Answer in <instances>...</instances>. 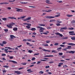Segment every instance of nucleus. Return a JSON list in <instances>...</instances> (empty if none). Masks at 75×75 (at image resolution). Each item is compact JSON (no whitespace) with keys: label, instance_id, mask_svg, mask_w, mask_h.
<instances>
[{"label":"nucleus","instance_id":"58","mask_svg":"<svg viewBox=\"0 0 75 75\" xmlns=\"http://www.w3.org/2000/svg\"><path fill=\"white\" fill-rule=\"evenodd\" d=\"M43 46H45V47H46V46H48V45L46 44V45H43Z\"/></svg>","mask_w":75,"mask_h":75},{"label":"nucleus","instance_id":"59","mask_svg":"<svg viewBox=\"0 0 75 75\" xmlns=\"http://www.w3.org/2000/svg\"><path fill=\"white\" fill-rule=\"evenodd\" d=\"M13 56H11L9 58L10 59H13Z\"/></svg>","mask_w":75,"mask_h":75},{"label":"nucleus","instance_id":"34","mask_svg":"<svg viewBox=\"0 0 75 75\" xmlns=\"http://www.w3.org/2000/svg\"><path fill=\"white\" fill-rule=\"evenodd\" d=\"M12 62L13 63V64H17V62L16 61H13Z\"/></svg>","mask_w":75,"mask_h":75},{"label":"nucleus","instance_id":"53","mask_svg":"<svg viewBox=\"0 0 75 75\" xmlns=\"http://www.w3.org/2000/svg\"><path fill=\"white\" fill-rule=\"evenodd\" d=\"M42 34H45V35H47L48 33H42Z\"/></svg>","mask_w":75,"mask_h":75},{"label":"nucleus","instance_id":"5","mask_svg":"<svg viewBox=\"0 0 75 75\" xmlns=\"http://www.w3.org/2000/svg\"><path fill=\"white\" fill-rule=\"evenodd\" d=\"M25 17H26V16H21L20 18H18V20H21V19H22L23 18H24Z\"/></svg>","mask_w":75,"mask_h":75},{"label":"nucleus","instance_id":"45","mask_svg":"<svg viewBox=\"0 0 75 75\" xmlns=\"http://www.w3.org/2000/svg\"><path fill=\"white\" fill-rule=\"evenodd\" d=\"M58 44H59V43H58L56 42L54 44V45H58Z\"/></svg>","mask_w":75,"mask_h":75},{"label":"nucleus","instance_id":"61","mask_svg":"<svg viewBox=\"0 0 75 75\" xmlns=\"http://www.w3.org/2000/svg\"><path fill=\"white\" fill-rule=\"evenodd\" d=\"M27 41H31V39H27Z\"/></svg>","mask_w":75,"mask_h":75},{"label":"nucleus","instance_id":"2","mask_svg":"<svg viewBox=\"0 0 75 75\" xmlns=\"http://www.w3.org/2000/svg\"><path fill=\"white\" fill-rule=\"evenodd\" d=\"M36 28H37L38 29L39 28H40V30H39V32H40V33H42L43 32V30H45V28L40 26H37Z\"/></svg>","mask_w":75,"mask_h":75},{"label":"nucleus","instance_id":"16","mask_svg":"<svg viewBox=\"0 0 75 75\" xmlns=\"http://www.w3.org/2000/svg\"><path fill=\"white\" fill-rule=\"evenodd\" d=\"M7 27H8V28H12L13 27L12 26H11L10 25H6Z\"/></svg>","mask_w":75,"mask_h":75},{"label":"nucleus","instance_id":"42","mask_svg":"<svg viewBox=\"0 0 75 75\" xmlns=\"http://www.w3.org/2000/svg\"><path fill=\"white\" fill-rule=\"evenodd\" d=\"M33 50H29L28 51V52H30V53H31V52H33Z\"/></svg>","mask_w":75,"mask_h":75},{"label":"nucleus","instance_id":"62","mask_svg":"<svg viewBox=\"0 0 75 75\" xmlns=\"http://www.w3.org/2000/svg\"><path fill=\"white\" fill-rule=\"evenodd\" d=\"M26 28H30V26H26Z\"/></svg>","mask_w":75,"mask_h":75},{"label":"nucleus","instance_id":"51","mask_svg":"<svg viewBox=\"0 0 75 75\" xmlns=\"http://www.w3.org/2000/svg\"><path fill=\"white\" fill-rule=\"evenodd\" d=\"M45 68H50V66H47L45 67Z\"/></svg>","mask_w":75,"mask_h":75},{"label":"nucleus","instance_id":"25","mask_svg":"<svg viewBox=\"0 0 75 75\" xmlns=\"http://www.w3.org/2000/svg\"><path fill=\"white\" fill-rule=\"evenodd\" d=\"M75 23V20H73L72 21H71V24H74V23Z\"/></svg>","mask_w":75,"mask_h":75},{"label":"nucleus","instance_id":"64","mask_svg":"<svg viewBox=\"0 0 75 75\" xmlns=\"http://www.w3.org/2000/svg\"><path fill=\"white\" fill-rule=\"evenodd\" d=\"M40 63H41V62H38L37 63V64L38 65V64H40Z\"/></svg>","mask_w":75,"mask_h":75},{"label":"nucleus","instance_id":"20","mask_svg":"<svg viewBox=\"0 0 75 75\" xmlns=\"http://www.w3.org/2000/svg\"><path fill=\"white\" fill-rule=\"evenodd\" d=\"M67 17H72V16H73V15H70L69 14H68L67 15Z\"/></svg>","mask_w":75,"mask_h":75},{"label":"nucleus","instance_id":"55","mask_svg":"<svg viewBox=\"0 0 75 75\" xmlns=\"http://www.w3.org/2000/svg\"><path fill=\"white\" fill-rule=\"evenodd\" d=\"M27 25L28 26H31V24L30 23H27Z\"/></svg>","mask_w":75,"mask_h":75},{"label":"nucleus","instance_id":"4","mask_svg":"<svg viewBox=\"0 0 75 75\" xmlns=\"http://www.w3.org/2000/svg\"><path fill=\"white\" fill-rule=\"evenodd\" d=\"M31 17H28V18H26L25 19H24L23 21H28V20H31Z\"/></svg>","mask_w":75,"mask_h":75},{"label":"nucleus","instance_id":"37","mask_svg":"<svg viewBox=\"0 0 75 75\" xmlns=\"http://www.w3.org/2000/svg\"><path fill=\"white\" fill-rule=\"evenodd\" d=\"M52 52H54L55 53L56 52H56V50H52Z\"/></svg>","mask_w":75,"mask_h":75},{"label":"nucleus","instance_id":"49","mask_svg":"<svg viewBox=\"0 0 75 75\" xmlns=\"http://www.w3.org/2000/svg\"><path fill=\"white\" fill-rule=\"evenodd\" d=\"M63 29H62V28H61V29L60 30V31H61L62 32H64V31L63 30Z\"/></svg>","mask_w":75,"mask_h":75},{"label":"nucleus","instance_id":"12","mask_svg":"<svg viewBox=\"0 0 75 75\" xmlns=\"http://www.w3.org/2000/svg\"><path fill=\"white\" fill-rule=\"evenodd\" d=\"M75 52V51H69V53H70V54H74Z\"/></svg>","mask_w":75,"mask_h":75},{"label":"nucleus","instance_id":"10","mask_svg":"<svg viewBox=\"0 0 75 75\" xmlns=\"http://www.w3.org/2000/svg\"><path fill=\"white\" fill-rule=\"evenodd\" d=\"M18 30V28L17 27H14L13 29V30L14 31H17Z\"/></svg>","mask_w":75,"mask_h":75},{"label":"nucleus","instance_id":"9","mask_svg":"<svg viewBox=\"0 0 75 75\" xmlns=\"http://www.w3.org/2000/svg\"><path fill=\"white\" fill-rule=\"evenodd\" d=\"M54 57V56L53 55H47L44 56V57Z\"/></svg>","mask_w":75,"mask_h":75},{"label":"nucleus","instance_id":"38","mask_svg":"<svg viewBox=\"0 0 75 75\" xmlns=\"http://www.w3.org/2000/svg\"><path fill=\"white\" fill-rule=\"evenodd\" d=\"M7 9L8 10H10L11 9V7H8L7 8Z\"/></svg>","mask_w":75,"mask_h":75},{"label":"nucleus","instance_id":"3","mask_svg":"<svg viewBox=\"0 0 75 75\" xmlns=\"http://www.w3.org/2000/svg\"><path fill=\"white\" fill-rule=\"evenodd\" d=\"M62 23V21H59L57 20V23H56V25L57 26H60L61 25V24H59L60 23Z\"/></svg>","mask_w":75,"mask_h":75},{"label":"nucleus","instance_id":"13","mask_svg":"<svg viewBox=\"0 0 75 75\" xmlns=\"http://www.w3.org/2000/svg\"><path fill=\"white\" fill-rule=\"evenodd\" d=\"M67 44L69 45H75V44L72 43H68Z\"/></svg>","mask_w":75,"mask_h":75},{"label":"nucleus","instance_id":"56","mask_svg":"<svg viewBox=\"0 0 75 75\" xmlns=\"http://www.w3.org/2000/svg\"><path fill=\"white\" fill-rule=\"evenodd\" d=\"M6 54H2V56H6Z\"/></svg>","mask_w":75,"mask_h":75},{"label":"nucleus","instance_id":"39","mask_svg":"<svg viewBox=\"0 0 75 75\" xmlns=\"http://www.w3.org/2000/svg\"><path fill=\"white\" fill-rule=\"evenodd\" d=\"M63 67L64 68H67L68 66H67V65H65L63 66Z\"/></svg>","mask_w":75,"mask_h":75},{"label":"nucleus","instance_id":"57","mask_svg":"<svg viewBox=\"0 0 75 75\" xmlns=\"http://www.w3.org/2000/svg\"><path fill=\"white\" fill-rule=\"evenodd\" d=\"M0 45H1V46H4V45H3V44L2 43H0Z\"/></svg>","mask_w":75,"mask_h":75},{"label":"nucleus","instance_id":"15","mask_svg":"<svg viewBox=\"0 0 75 75\" xmlns=\"http://www.w3.org/2000/svg\"><path fill=\"white\" fill-rule=\"evenodd\" d=\"M10 37H11V39L13 38H16V37H15L13 35H11L10 36Z\"/></svg>","mask_w":75,"mask_h":75},{"label":"nucleus","instance_id":"22","mask_svg":"<svg viewBox=\"0 0 75 75\" xmlns=\"http://www.w3.org/2000/svg\"><path fill=\"white\" fill-rule=\"evenodd\" d=\"M49 1H50L49 0H46V2L47 3H48V4H50V2H49Z\"/></svg>","mask_w":75,"mask_h":75},{"label":"nucleus","instance_id":"48","mask_svg":"<svg viewBox=\"0 0 75 75\" xmlns=\"http://www.w3.org/2000/svg\"><path fill=\"white\" fill-rule=\"evenodd\" d=\"M22 69H24V67H21L18 69V70H20Z\"/></svg>","mask_w":75,"mask_h":75},{"label":"nucleus","instance_id":"29","mask_svg":"<svg viewBox=\"0 0 75 75\" xmlns=\"http://www.w3.org/2000/svg\"><path fill=\"white\" fill-rule=\"evenodd\" d=\"M68 37H63V40H66V39H68Z\"/></svg>","mask_w":75,"mask_h":75},{"label":"nucleus","instance_id":"43","mask_svg":"<svg viewBox=\"0 0 75 75\" xmlns=\"http://www.w3.org/2000/svg\"><path fill=\"white\" fill-rule=\"evenodd\" d=\"M21 4H27V2H21Z\"/></svg>","mask_w":75,"mask_h":75},{"label":"nucleus","instance_id":"47","mask_svg":"<svg viewBox=\"0 0 75 75\" xmlns=\"http://www.w3.org/2000/svg\"><path fill=\"white\" fill-rule=\"evenodd\" d=\"M47 29H51V27H50L49 26V27H47Z\"/></svg>","mask_w":75,"mask_h":75},{"label":"nucleus","instance_id":"33","mask_svg":"<svg viewBox=\"0 0 75 75\" xmlns=\"http://www.w3.org/2000/svg\"><path fill=\"white\" fill-rule=\"evenodd\" d=\"M39 74H42L44 73V71H40L39 72Z\"/></svg>","mask_w":75,"mask_h":75},{"label":"nucleus","instance_id":"41","mask_svg":"<svg viewBox=\"0 0 75 75\" xmlns=\"http://www.w3.org/2000/svg\"><path fill=\"white\" fill-rule=\"evenodd\" d=\"M60 47H65V46L63 45H60Z\"/></svg>","mask_w":75,"mask_h":75},{"label":"nucleus","instance_id":"27","mask_svg":"<svg viewBox=\"0 0 75 75\" xmlns=\"http://www.w3.org/2000/svg\"><path fill=\"white\" fill-rule=\"evenodd\" d=\"M14 24H15V23H11V24H10L9 25H10L12 26L13 25H14Z\"/></svg>","mask_w":75,"mask_h":75},{"label":"nucleus","instance_id":"28","mask_svg":"<svg viewBox=\"0 0 75 75\" xmlns=\"http://www.w3.org/2000/svg\"><path fill=\"white\" fill-rule=\"evenodd\" d=\"M2 20L4 21H6L7 20V18H2Z\"/></svg>","mask_w":75,"mask_h":75},{"label":"nucleus","instance_id":"54","mask_svg":"<svg viewBox=\"0 0 75 75\" xmlns=\"http://www.w3.org/2000/svg\"><path fill=\"white\" fill-rule=\"evenodd\" d=\"M3 72L4 73H5L6 72V71L5 70H2Z\"/></svg>","mask_w":75,"mask_h":75},{"label":"nucleus","instance_id":"26","mask_svg":"<svg viewBox=\"0 0 75 75\" xmlns=\"http://www.w3.org/2000/svg\"><path fill=\"white\" fill-rule=\"evenodd\" d=\"M54 21H55V20L54 19H52V20H50V22H54Z\"/></svg>","mask_w":75,"mask_h":75},{"label":"nucleus","instance_id":"6","mask_svg":"<svg viewBox=\"0 0 75 75\" xmlns=\"http://www.w3.org/2000/svg\"><path fill=\"white\" fill-rule=\"evenodd\" d=\"M16 10H17L16 11L17 12H18L19 11H21V12H22L23 11H21L20 10H23V9H19L18 8H16Z\"/></svg>","mask_w":75,"mask_h":75},{"label":"nucleus","instance_id":"60","mask_svg":"<svg viewBox=\"0 0 75 75\" xmlns=\"http://www.w3.org/2000/svg\"><path fill=\"white\" fill-rule=\"evenodd\" d=\"M52 63H54V61H51L49 62V64H52Z\"/></svg>","mask_w":75,"mask_h":75},{"label":"nucleus","instance_id":"7","mask_svg":"<svg viewBox=\"0 0 75 75\" xmlns=\"http://www.w3.org/2000/svg\"><path fill=\"white\" fill-rule=\"evenodd\" d=\"M74 31H69V35H74V33H74Z\"/></svg>","mask_w":75,"mask_h":75},{"label":"nucleus","instance_id":"18","mask_svg":"<svg viewBox=\"0 0 75 75\" xmlns=\"http://www.w3.org/2000/svg\"><path fill=\"white\" fill-rule=\"evenodd\" d=\"M8 18H10L11 19H15V20H16V18L14 17H8Z\"/></svg>","mask_w":75,"mask_h":75},{"label":"nucleus","instance_id":"35","mask_svg":"<svg viewBox=\"0 0 75 75\" xmlns=\"http://www.w3.org/2000/svg\"><path fill=\"white\" fill-rule=\"evenodd\" d=\"M39 55V53H35L34 54V56L35 55Z\"/></svg>","mask_w":75,"mask_h":75},{"label":"nucleus","instance_id":"1","mask_svg":"<svg viewBox=\"0 0 75 75\" xmlns=\"http://www.w3.org/2000/svg\"><path fill=\"white\" fill-rule=\"evenodd\" d=\"M57 15H55L54 16H46L45 18H54L55 17H58L60 16V13L59 12H57L56 13Z\"/></svg>","mask_w":75,"mask_h":75},{"label":"nucleus","instance_id":"11","mask_svg":"<svg viewBox=\"0 0 75 75\" xmlns=\"http://www.w3.org/2000/svg\"><path fill=\"white\" fill-rule=\"evenodd\" d=\"M55 34H56V35H59V36H60V37H63V35H62L59 33H55Z\"/></svg>","mask_w":75,"mask_h":75},{"label":"nucleus","instance_id":"32","mask_svg":"<svg viewBox=\"0 0 75 75\" xmlns=\"http://www.w3.org/2000/svg\"><path fill=\"white\" fill-rule=\"evenodd\" d=\"M21 64L22 65H26L27 64V63H22Z\"/></svg>","mask_w":75,"mask_h":75},{"label":"nucleus","instance_id":"63","mask_svg":"<svg viewBox=\"0 0 75 75\" xmlns=\"http://www.w3.org/2000/svg\"><path fill=\"white\" fill-rule=\"evenodd\" d=\"M69 30H74V28H69Z\"/></svg>","mask_w":75,"mask_h":75},{"label":"nucleus","instance_id":"40","mask_svg":"<svg viewBox=\"0 0 75 75\" xmlns=\"http://www.w3.org/2000/svg\"><path fill=\"white\" fill-rule=\"evenodd\" d=\"M59 55H63V53H59Z\"/></svg>","mask_w":75,"mask_h":75},{"label":"nucleus","instance_id":"21","mask_svg":"<svg viewBox=\"0 0 75 75\" xmlns=\"http://www.w3.org/2000/svg\"><path fill=\"white\" fill-rule=\"evenodd\" d=\"M63 30H67L68 29V28L67 27H64V28H61Z\"/></svg>","mask_w":75,"mask_h":75},{"label":"nucleus","instance_id":"23","mask_svg":"<svg viewBox=\"0 0 75 75\" xmlns=\"http://www.w3.org/2000/svg\"><path fill=\"white\" fill-rule=\"evenodd\" d=\"M39 25H40V26H42L43 27H44L45 25V24H39Z\"/></svg>","mask_w":75,"mask_h":75},{"label":"nucleus","instance_id":"17","mask_svg":"<svg viewBox=\"0 0 75 75\" xmlns=\"http://www.w3.org/2000/svg\"><path fill=\"white\" fill-rule=\"evenodd\" d=\"M3 44H7V41H3L2 42Z\"/></svg>","mask_w":75,"mask_h":75},{"label":"nucleus","instance_id":"50","mask_svg":"<svg viewBox=\"0 0 75 75\" xmlns=\"http://www.w3.org/2000/svg\"><path fill=\"white\" fill-rule=\"evenodd\" d=\"M4 31L5 32H8V29H4Z\"/></svg>","mask_w":75,"mask_h":75},{"label":"nucleus","instance_id":"14","mask_svg":"<svg viewBox=\"0 0 75 75\" xmlns=\"http://www.w3.org/2000/svg\"><path fill=\"white\" fill-rule=\"evenodd\" d=\"M42 51H45L46 52H50V51L46 50L45 49H42Z\"/></svg>","mask_w":75,"mask_h":75},{"label":"nucleus","instance_id":"8","mask_svg":"<svg viewBox=\"0 0 75 75\" xmlns=\"http://www.w3.org/2000/svg\"><path fill=\"white\" fill-rule=\"evenodd\" d=\"M14 72L17 74V75H20L21 74V72L19 71H15Z\"/></svg>","mask_w":75,"mask_h":75},{"label":"nucleus","instance_id":"19","mask_svg":"<svg viewBox=\"0 0 75 75\" xmlns=\"http://www.w3.org/2000/svg\"><path fill=\"white\" fill-rule=\"evenodd\" d=\"M71 46H67V48H66V49H68L69 50V49H71Z\"/></svg>","mask_w":75,"mask_h":75},{"label":"nucleus","instance_id":"46","mask_svg":"<svg viewBox=\"0 0 75 75\" xmlns=\"http://www.w3.org/2000/svg\"><path fill=\"white\" fill-rule=\"evenodd\" d=\"M35 59V57H33L32 58V61H34Z\"/></svg>","mask_w":75,"mask_h":75},{"label":"nucleus","instance_id":"52","mask_svg":"<svg viewBox=\"0 0 75 75\" xmlns=\"http://www.w3.org/2000/svg\"><path fill=\"white\" fill-rule=\"evenodd\" d=\"M29 7H32V8H35V6H29Z\"/></svg>","mask_w":75,"mask_h":75},{"label":"nucleus","instance_id":"31","mask_svg":"<svg viewBox=\"0 0 75 75\" xmlns=\"http://www.w3.org/2000/svg\"><path fill=\"white\" fill-rule=\"evenodd\" d=\"M46 42L47 43H50V42H51V41L50 40L46 41Z\"/></svg>","mask_w":75,"mask_h":75},{"label":"nucleus","instance_id":"44","mask_svg":"<svg viewBox=\"0 0 75 75\" xmlns=\"http://www.w3.org/2000/svg\"><path fill=\"white\" fill-rule=\"evenodd\" d=\"M61 49H62V47H59L57 49V50H61Z\"/></svg>","mask_w":75,"mask_h":75},{"label":"nucleus","instance_id":"30","mask_svg":"<svg viewBox=\"0 0 75 75\" xmlns=\"http://www.w3.org/2000/svg\"><path fill=\"white\" fill-rule=\"evenodd\" d=\"M71 39L72 40H75V37H72L71 38Z\"/></svg>","mask_w":75,"mask_h":75},{"label":"nucleus","instance_id":"24","mask_svg":"<svg viewBox=\"0 0 75 75\" xmlns=\"http://www.w3.org/2000/svg\"><path fill=\"white\" fill-rule=\"evenodd\" d=\"M31 31H35V30H36V29L35 28H32L31 29Z\"/></svg>","mask_w":75,"mask_h":75},{"label":"nucleus","instance_id":"36","mask_svg":"<svg viewBox=\"0 0 75 75\" xmlns=\"http://www.w3.org/2000/svg\"><path fill=\"white\" fill-rule=\"evenodd\" d=\"M3 67H4V68H8L9 67L8 66H3Z\"/></svg>","mask_w":75,"mask_h":75}]
</instances>
